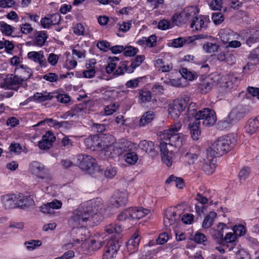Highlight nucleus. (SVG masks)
I'll return each instance as SVG.
<instances>
[{
  "label": "nucleus",
  "mask_w": 259,
  "mask_h": 259,
  "mask_svg": "<svg viewBox=\"0 0 259 259\" xmlns=\"http://www.w3.org/2000/svg\"><path fill=\"white\" fill-rule=\"evenodd\" d=\"M93 201L89 200L80 204L72 213L69 224L73 227H85L88 225L89 214L93 210Z\"/></svg>",
  "instance_id": "nucleus-1"
},
{
  "label": "nucleus",
  "mask_w": 259,
  "mask_h": 259,
  "mask_svg": "<svg viewBox=\"0 0 259 259\" xmlns=\"http://www.w3.org/2000/svg\"><path fill=\"white\" fill-rule=\"evenodd\" d=\"M248 113L247 108L241 105L233 108L224 119L218 123V128L224 130L230 128L233 125L242 120Z\"/></svg>",
  "instance_id": "nucleus-2"
},
{
  "label": "nucleus",
  "mask_w": 259,
  "mask_h": 259,
  "mask_svg": "<svg viewBox=\"0 0 259 259\" xmlns=\"http://www.w3.org/2000/svg\"><path fill=\"white\" fill-rule=\"evenodd\" d=\"M236 143V136L231 134L219 138L212 144L211 148L218 155H222L230 151Z\"/></svg>",
  "instance_id": "nucleus-3"
},
{
  "label": "nucleus",
  "mask_w": 259,
  "mask_h": 259,
  "mask_svg": "<svg viewBox=\"0 0 259 259\" xmlns=\"http://www.w3.org/2000/svg\"><path fill=\"white\" fill-rule=\"evenodd\" d=\"M181 127L179 123L171 125L168 130L163 131L161 139L167 141L169 146L180 147L186 139V136L183 134L177 133Z\"/></svg>",
  "instance_id": "nucleus-4"
},
{
  "label": "nucleus",
  "mask_w": 259,
  "mask_h": 259,
  "mask_svg": "<svg viewBox=\"0 0 259 259\" xmlns=\"http://www.w3.org/2000/svg\"><path fill=\"white\" fill-rule=\"evenodd\" d=\"M198 11L194 6L187 7L179 15H175L172 17V21L177 25L186 23L191 18L198 13Z\"/></svg>",
  "instance_id": "nucleus-5"
},
{
  "label": "nucleus",
  "mask_w": 259,
  "mask_h": 259,
  "mask_svg": "<svg viewBox=\"0 0 259 259\" xmlns=\"http://www.w3.org/2000/svg\"><path fill=\"white\" fill-rule=\"evenodd\" d=\"M93 201V210L89 214V221L88 222V225L90 226L97 225L103 219V215L100 211L102 208L101 199L97 198Z\"/></svg>",
  "instance_id": "nucleus-6"
},
{
  "label": "nucleus",
  "mask_w": 259,
  "mask_h": 259,
  "mask_svg": "<svg viewBox=\"0 0 259 259\" xmlns=\"http://www.w3.org/2000/svg\"><path fill=\"white\" fill-rule=\"evenodd\" d=\"M198 116L195 118L196 120L202 121V124L205 126H211L217 121V116L214 110L209 108H204L199 111Z\"/></svg>",
  "instance_id": "nucleus-7"
},
{
  "label": "nucleus",
  "mask_w": 259,
  "mask_h": 259,
  "mask_svg": "<svg viewBox=\"0 0 259 259\" xmlns=\"http://www.w3.org/2000/svg\"><path fill=\"white\" fill-rule=\"evenodd\" d=\"M22 84V81L18 75L9 74L1 82V87L5 89L17 91Z\"/></svg>",
  "instance_id": "nucleus-8"
},
{
  "label": "nucleus",
  "mask_w": 259,
  "mask_h": 259,
  "mask_svg": "<svg viewBox=\"0 0 259 259\" xmlns=\"http://www.w3.org/2000/svg\"><path fill=\"white\" fill-rule=\"evenodd\" d=\"M128 199V193L126 190L122 189L114 192L110 199L111 204L115 207L124 205Z\"/></svg>",
  "instance_id": "nucleus-9"
},
{
  "label": "nucleus",
  "mask_w": 259,
  "mask_h": 259,
  "mask_svg": "<svg viewBox=\"0 0 259 259\" xmlns=\"http://www.w3.org/2000/svg\"><path fill=\"white\" fill-rule=\"evenodd\" d=\"M77 164L82 170L89 171L96 165V160L91 156L80 154L77 156Z\"/></svg>",
  "instance_id": "nucleus-10"
},
{
  "label": "nucleus",
  "mask_w": 259,
  "mask_h": 259,
  "mask_svg": "<svg viewBox=\"0 0 259 259\" xmlns=\"http://www.w3.org/2000/svg\"><path fill=\"white\" fill-rule=\"evenodd\" d=\"M71 232V235L72 237L71 244L73 245L78 244L87 239L85 232L87 231L84 227H74Z\"/></svg>",
  "instance_id": "nucleus-11"
},
{
  "label": "nucleus",
  "mask_w": 259,
  "mask_h": 259,
  "mask_svg": "<svg viewBox=\"0 0 259 259\" xmlns=\"http://www.w3.org/2000/svg\"><path fill=\"white\" fill-rule=\"evenodd\" d=\"M168 143L167 141L161 142L159 145V148L161 155L162 161L167 166L169 167L172 164V150H169L167 148Z\"/></svg>",
  "instance_id": "nucleus-12"
},
{
  "label": "nucleus",
  "mask_w": 259,
  "mask_h": 259,
  "mask_svg": "<svg viewBox=\"0 0 259 259\" xmlns=\"http://www.w3.org/2000/svg\"><path fill=\"white\" fill-rule=\"evenodd\" d=\"M31 172L37 178L44 179L48 175V170L42 163L38 161H33L29 165Z\"/></svg>",
  "instance_id": "nucleus-13"
},
{
  "label": "nucleus",
  "mask_w": 259,
  "mask_h": 259,
  "mask_svg": "<svg viewBox=\"0 0 259 259\" xmlns=\"http://www.w3.org/2000/svg\"><path fill=\"white\" fill-rule=\"evenodd\" d=\"M62 203L61 201L54 199L51 202L42 205L39 207V210L43 213L53 215L55 213V209H59L62 207Z\"/></svg>",
  "instance_id": "nucleus-14"
},
{
  "label": "nucleus",
  "mask_w": 259,
  "mask_h": 259,
  "mask_svg": "<svg viewBox=\"0 0 259 259\" xmlns=\"http://www.w3.org/2000/svg\"><path fill=\"white\" fill-rule=\"evenodd\" d=\"M197 14L193 18L191 24V27L194 28L196 30H202L206 29L207 27V24L209 22L208 17L204 15L197 17Z\"/></svg>",
  "instance_id": "nucleus-15"
},
{
  "label": "nucleus",
  "mask_w": 259,
  "mask_h": 259,
  "mask_svg": "<svg viewBox=\"0 0 259 259\" xmlns=\"http://www.w3.org/2000/svg\"><path fill=\"white\" fill-rule=\"evenodd\" d=\"M46 122H48L49 125L53 124L54 127L58 128L69 129L71 128L72 126V123L68 121H61L59 122L53 119L47 118L44 120L39 121L36 124L34 125V126H38L44 124Z\"/></svg>",
  "instance_id": "nucleus-16"
},
{
  "label": "nucleus",
  "mask_w": 259,
  "mask_h": 259,
  "mask_svg": "<svg viewBox=\"0 0 259 259\" xmlns=\"http://www.w3.org/2000/svg\"><path fill=\"white\" fill-rule=\"evenodd\" d=\"M15 73L17 74L22 82L27 80L32 75L31 69L24 65L17 66L15 69Z\"/></svg>",
  "instance_id": "nucleus-17"
},
{
  "label": "nucleus",
  "mask_w": 259,
  "mask_h": 259,
  "mask_svg": "<svg viewBox=\"0 0 259 259\" xmlns=\"http://www.w3.org/2000/svg\"><path fill=\"white\" fill-rule=\"evenodd\" d=\"M27 57L34 62L39 63V66L41 67L47 66L46 59L42 51L30 52L27 54Z\"/></svg>",
  "instance_id": "nucleus-18"
},
{
  "label": "nucleus",
  "mask_w": 259,
  "mask_h": 259,
  "mask_svg": "<svg viewBox=\"0 0 259 259\" xmlns=\"http://www.w3.org/2000/svg\"><path fill=\"white\" fill-rule=\"evenodd\" d=\"M2 202L5 209H10L17 207V195L8 194L2 197Z\"/></svg>",
  "instance_id": "nucleus-19"
},
{
  "label": "nucleus",
  "mask_w": 259,
  "mask_h": 259,
  "mask_svg": "<svg viewBox=\"0 0 259 259\" xmlns=\"http://www.w3.org/2000/svg\"><path fill=\"white\" fill-rule=\"evenodd\" d=\"M193 119L194 120H190L188 127L190 131L192 138L194 140H197L199 139L201 133L200 130V125L201 122H200L198 119Z\"/></svg>",
  "instance_id": "nucleus-20"
},
{
  "label": "nucleus",
  "mask_w": 259,
  "mask_h": 259,
  "mask_svg": "<svg viewBox=\"0 0 259 259\" xmlns=\"http://www.w3.org/2000/svg\"><path fill=\"white\" fill-rule=\"evenodd\" d=\"M17 207L23 209L27 208L34 204V201L30 196H24L22 194L17 195Z\"/></svg>",
  "instance_id": "nucleus-21"
},
{
  "label": "nucleus",
  "mask_w": 259,
  "mask_h": 259,
  "mask_svg": "<svg viewBox=\"0 0 259 259\" xmlns=\"http://www.w3.org/2000/svg\"><path fill=\"white\" fill-rule=\"evenodd\" d=\"M202 162L203 163L202 170L207 175L212 174L215 168V159L212 157H207L206 159L203 158Z\"/></svg>",
  "instance_id": "nucleus-22"
},
{
  "label": "nucleus",
  "mask_w": 259,
  "mask_h": 259,
  "mask_svg": "<svg viewBox=\"0 0 259 259\" xmlns=\"http://www.w3.org/2000/svg\"><path fill=\"white\" fill-rule=\"evenodd\" d=\"M245 132L250 135H252L259 131V118L258 116L248 120L245 126Z\"/></svg>",
  "instance_id": "nucleus-23"
},
{
  "label": "nucleus",
  "mask_w": 259,
  "mask_h": 259,
  "mask_svg": "<svg viewBox=\"0 0 259 259\" xmlns=\"http://www.w3.org/2000/svg\"><path fill=\"white\" fill-rule=\"evenodd\" d=\"M131 219H140L149 214L150 210L143 207H130Z\"/></svg>",
  "instance_id": "nucleus-24"
},
{
  "label": "nucleus",
  "mask_w": 259,
  "mask_h": 259,
  "mask_svg": "<svg viewBox=\"0 0 259 259\" xmlns=\"http://www.w3.org/2000/svg\"><path fill=\"white\" fill-rule=\"evenodd\" d=\"M104 142L101 141L98 136L92 135L85 139V144L88 148L95 149L96 147L102 148Z\"/></svg>",
  "instance_id": "nucleus-25"
},
{
  "label": "nucleus",
  "mask_w": 259,
  "mask_h": 259,
  "mask_svg": "<svg viewBox=\"0 0 259 259\" xmlns=\"http://www.w3.org/2000/svg\"><path fill=\"white\" fill-rule=\"evenodd\" d=\"M189 102L190 98L186 95H184L176 99L172 104L182 113L187 107Z\"/></svg>",
  "instance_id": "nucleus-26"
},
{
  "label": "nucleus",
  "mask_w": 259,
  "mask_h": 259,
  "mask_svg": "<svg viewBox=\"0 0 259 259\" xmlns=\"http://www.w3.org/2000/svg\"><path fill=\"white\" fill-rule=\"evenodd\" d=\"M106 140L107 138L105 139L104 143H103L101 150L102 152L104 153V155L106 156L113 158L116 154L115 151L117 149L115 148V146L113 145V142L111 144H107Z\"/></svg>",
  "instance_id": "nucleus-27"
},
{
  "label": "nucleus",
  "mask_w": 259,
  "mask_h": 259,
  "mask_svg": "<svg viewBox=\"0 0 259 259\" xmlns=\"http://www.w3.org/2000/svg\"><path fill=\"white\" fill-rule=\"evenodd\" d=\"M177 213L170 210H167L164 216L163 223L165 227H170L176 222Z\"/></svg>",
  "instance_id": "nucleus-28"
},
{
  "label": "nucleus",
  "mask_w": 259,
  "mask_h": 259,
  "mask_svg": "<svg viewBox=\"0 0 259 259\" xmlns=\"http://www.w3.org/2000/svg\"><path fill=\"white\" fill-rule=\"evenodd\" d=\"M140 241V237L138 234L135 233L130 239L126 242V247L128 250L134 251L138 247Z\"/></svg>",
  "instance_id": "nucleus-29"
},
{
  "label": "nucleus",
  "mask_w": 259,
  "mask_h": 259,
  "mask_svg": "<svg viewBox=\"0 0 259 259\" xmlns=\"http://www.w3.org/2000/svg\"><path fill=\"white\" fill-rule=\"evenodd\" d=\"M155 117V113L152 111L146 112L141 117L139 125L140 126H144L150 123Z\"/></svg>",
  "instance_id": "nucleus-30"
},
{
  "label": "nucleus",
  "mask_w": 259,
  "mask_h": 259,
  "mask_svg": "<svg viewBox=\"0 0 259 259\" xmlns=\"http://www.w3.org/2000/svg\"><path fill=\"white\" fill-rule=\"evenodd\" d=\"M187 110V115L189 120L195 119L198 116L199 111H197V107L196 103L191 102L188 103Z\"/></svg>",
  "instance_id": "nucleus-31"
},
{
  "label": "nucleus",
  "mask_w": 259,
  "mask_h": 259,
  "mask_svg": "<svg viewBox=\"0 0 259 259\" xmlns=\"http://www.w3.org/2000/svg\"><path fill=\"white\" fill-rule=\"evenodd\" d=\"M217 213L214 211H210L207 214L202 223V227L204 229L209 228L213 225L215 219L217 217Z\"/></svg>",
  "instance_id": "nucleus-32"
},
{
  "label": "nucleus",
  "mask_w": 259,
  "mask_h": 259,
  "mask_svg": "<svg viewBox=\"0 0 259 259\" xmlns=\"http://www.w3.org/2000/svg\"><path fill=\"white\" fill-rule=\"evenodd\" d=\"M192 38L189 36L180 37L174 39L172 41L171 45L175 48L182 47L185 44H189L192 42Z\"/></svg>",
  "instance_id": "nucleus-33"
},
{
  "label": "nucleus",
  "mask_w": 259,
  "mask_h": 259,
  "mask_svg": "<svg viewBox=\"0 0 259 259\" xmlns=\"http://www.w3.org/2000/svg\"><path fill=\"white\" fill-rule=\"evenodd\" d=\"M48 35L46 31H38L36 34V37L34 41V45L37 46L41 47L44 45Z\"/></svg>",
  "instance_id": "nucleus-34"
},
{
  "label": "nucleus",
  "mask_w": 259,
  "mask_h": 259,
  "mask_svg": "<svg viewBox=\"0 0 259 259\" xmlns=\"http://www.w3.org/2000/svg\"><path fill=\"white\" fill-rule=\"evenodd\" d=\"M145 59L143 55L137 56L131 63V65L128 67L127 73H131L134 72V70L139 67Z\"/></svg>",
  "instance_id": "nucleus-35"
},
{
  "label": "nucleus",
  "mask_w": 259,
  "mask_h": 259,
  "mask_svg": "<svg viewBox=\"0 0 259 259\" xmlns=\"http://www.w3.org/2000/svg\"><path fill=\"white\" fill-rule=\"evenodd\" d=\"M127 152L124 154L125 162L130 165H134L138 160V156L136 153L131 151L129 149L126 150Z\"/></svg>",
  "instance_id": "nucleus-36"
},
{
  "label": "nucleus",
  "mask_w": 259,
  "mask_h": 259,
  "mask_svg": "<svg viewBox=\"0 0 259 259\" xmlns=\"http://www.w3.org/2000/svg\"><path fill=\"white\" fill-rule=\"evenodd\" d=\"M154 146L153 142L146 140L141 141L139 144V148L146 153L152 151L154 149Z\"/></svg>",
  "instance_id": "nucleus-37"
},
{
  "label": "nucleus",
  "mask_w": 259,
  "mask_h": 259,
  "mask_svg": "<svg viewBox=\"0 0 259 259\" xmlns=\"http://www.w3.org/2000/svg\"><path fill=\"white\" fill-rule=\"evenodd\" d=\"M105 231L109 234L116 233L119 234L121 231V225L117 224H110L105 228Z\"/></svg>",
  "instance_id": "nucleus-38"
},
{
  "label": "nucleus",
  "mask_w": 259,
  "mask_h": 259,
  "mask_svg": "<svg viewBox=\"0 0 259 259\" xmlns=\"http://www.w3.org/2000/svg\"><path fill=\"white\" fill-rule=\"evenodd\" d=\"M53 96L51 93H37L33 96L34 99L39 102H44L48 100H51L53 98Z\"/></svg>",
  "instance_id": "nucleus-39"
},
{
  "label": "nucleus",
  "mask_w": 259,
  "mask_h": 259,
  "mask_svg": "<svg viewBox=\"0 0 259 259\" xmlns=\"http://www.w3.org/2000/svg\"><path fill=\"white\" fill-rule=\"evenodd\" d=\"M14 29V27L5 22H0V30L3 34L6 36H10L13 32Z\"/></svg>",
  "instance_id": "nucleus-40"
},
{
  "label": "nucleus",
  "mask_w": 259,
  "mask_h": 259,
  "mask_svg": "<svg viewBox=\"0 0 259 259\" xmlns=\"http://www.w3.org/2000/svg\"><path fill=\"white\" fill-rule=\"evenodd\" d=\"M205 196H203L202 194L198 193L196 195V199L201 204L204 205L208 203L209 205H212L213 200L211 199L212 196L207 198L206 193H205Z\"/></svg>",
  "instance_id": "nucleus-41"
},
{
  "label": "nucleus",
  "mask_w": 259,
  "mask_h": 259,
  "mask_svg": "<svg viewBox=\"0 0 259 259\" xmlns=\"http://www.w3.org/2000/svg\"><path fill=\"white\" fill-rule=\"evenodd\" d=\"M218 228L220 229V230L215 231V234H213L212 236L214 238L217 239L219 241H223V230L226 228V225L223 223H219L218 225Z\"/></svg>",
  "instance_id": "nucleus-42"
},
{
  "label": "nucleus",
  "mask_w": 259,
  "mask_h": 259,
  "mask_svg": "<svg viewBox=\"0 0 259 259\" xmlns=\"http://www.w3.org/2000/svg\"><path fill=\"white\" fill-rule=\"evenodd\" d=\"M118 250L116 248H114L113 247H110L107 243L104 250V258L106 259H112L114 255L117 252Z\"/></svg>",
  "instance_id": "nucleus-43"
},
{
  "label": "nucleus",
  "mask_w": 259,
  "mask_h": 259,
  "mask_svg": "<svg viewBox=\"0 0 259 259\" xmlns=\"http://www.w3.org/2000/svg\"><path fill=\"white\" fill-rule=\"evenodd\" d=\"M24 244L27 250H33L36 247L40 246L42 244V242L39 240H31L26 241Z\"/></svg>",
  "instance_id": "nucleus-44"
},
{
  "label": "nucleus",
  "mask_w": 259,
  "mask_h": 259,
  "mask_svg": "<svg viewBox=\"0 0 259 259\" xmlns=\"http://www.w3.org/2000/svg\"><path fill=\"white\" fill-rule=\"evenodd\" d=\"M259 41V30L254 31L246 40V44L251 47L253 44Z\"/></svg>",
  "instance_id": "nucleus-45"
},
{
  "label": "nucleus",
  "mask_w": 259,
  "mask_h": 259,
  "mask_svg": "<svg viewBox=\"0 0 259 259\" xmlns=\"http://www.w3.org/2000/svg\"><path fill=\"white\" fill-rule=\"evenodd\" d=\"M127 65L125 62H120L117 69L113 72V76H119L123 74L125 72H127L128 69Z\"/></svg>",
  "instance_id": "nucleus-46"
},
{
  "label": "nucleus",
  "mask_w": 259,
  "mask_h": 259,
  "mask_svg": "<svg viewBox=\"0 0 259 259\" xmlns=\"http://www.w3.org/2000/svg\"><path fill=\"white\" fill-rule=\"evenodd\" d=\"M221 85L226 89H231L233 87V82L229 76H225L221 78Z\"/></svg>",
  "instance_id": "nucleus-47"
},
{
  "label": "nucleus",
  "mask_w": 259,
  "mask_h": 259,
  "mask_svg": "<svg viewBox=\"0 0 259 259\" xmlns=\"http://www.w3.org/2000/svg\"><path fill=\"white\" fill-rule=\"evenodd\" d=\"M82 108L79 106H76L75 107L72 108L69 111L66 112L63 116H62L63 118H66L68 116L73 117L74 116L76 115L82 111Z\"/></svg>",
  "instance_id": "nucleus-48"
},
{
  "label": "nucleus",
  "mask_w": 259,
  "mask_h": 259,
  "mask_svg": "<svg viewBox=\"0 0 259 259\" xmlns=\"http://www.w3.org/2000/svg\"><path fill=\"white\" fill-rule=\"evenodd\" d=\"M250 169L248 167H243L239 171L238 177L240 182L245 181L249 177Z\"/></svg>",
  "instance_id": "nucleus-49"
},
{
  "label": "nucleus",
  "mask_w": 259,
  "mask_h": 259,
  "mask_svg": "<svg viewBox=\"0 0 259 259\" xmlns=\"http://www.w3.org/2000/svg\"><path fill=\"white\" fill-rule=\"evenodd\" d=\"M139 99L142 102H150L151 99V93L149 91H141L140 92Z\"/></svg>",
  "instance_id": "nucleus-50"
},
{
  "label": "nucleus",
  "mask_w": 259,
  "mask_h": 259,
  "mask_svg": "<svg viewBox=\"0 0 259 259\" xmlns=\"http://www.w3.org/2000/svg\"><path fill=\"white\" fill-rule=\"evenodd\" d=\"M169 115L174 119H177L181 114V112L177 109L173 104L170 105L168 108Z\"/></svg>",
  "instance_id": "nucleus-51"
},
{
  "label": "nucleus",
  "mask_w": 259,
  "mask_h": 259,
  "mask_svg": "<svg viewBox=\"0 0 259 259\" xmlns=\"http://www.w3.org/2000/svg\"><path fill=\"white\" fill-rule=\"evenodd\" d=\"M203 48L206 53L211 54L214 53L218 50V46L213 43H207L204 45Z\"/></svg>",
  "instance_id": "nucleus-52"
},
{
  "label": "nucleus",
  "mask_w": 259,
  "mask_h": 259,
  "mask_svg": "<svg viewBox=\"0 0 259 259\" xmlns=\"http://www.w3.org/2000/svg\"><path fill=\"white\" fill-rule=\"evenodd\" d=\"M117 173L116 168L112 166H108L104 171V175L106 178L112 179Z\"/></svg>",
  "instance_id": "nucleus-53"
},
{
  "label": "nucleus",
  "mask_w": 259,
  "mask_h": 259,
  "mask_svg": "<svg viewBox=\"0 0 259 259\" xmlns=\"http://www.w3.org/2000/svg\"><path fill=\"white\" fill-rule=\"evenodd\" d=\"M217 58L220 61H226L229 63V59H230L234 63L235 57L231 54L221 53L218 55Z\"/></svg>",
  "instance_id": "nucleus-54"
},
{
  "label": "nucleus",
  "mask_w": 259,
  "mask_h": 259,
  "mask_svg": "<svg viewBox=\"0 0 259 259\" xmlns=\"http://www.w3.org/2000/svg\"><path fill=\"white\" fill-rule=\"evenodd\" d=\"M42 78L49 82H56L59 80L58 75L55 73H48L44 75Z\"/></svg>",
  "instance_id": "nucleus-55"
},
{
  "label": "nucleus",
  "mask_w": 259,
  "mask_h": 259,
  "mask_svg": "<svg viewBox=\"0 0 259 259\" xmlns=\"http://www.w3.org/2000/svg\"><path fill=\"white\" fill-rule=\"evenodd\" d=\"M124 55L125 56L132 57L135 56L138 53V49L132 46H127L124 48Z\"/></svg>",
  "instance_id": "nucleus-56"
},
{
  "label": "nucleus",
  "mask_w": 259,
  "mask_h": 259,
  "mask_svg": "<svg viewBox=\"0 0 259 259\" xmlns=\"http://www.w3.org/2000/svg\"><path fill=\"white\" fill-rule=\"evenodd\" d=\"M21 32L24 34L30 33L33 30V27L29 23H26L20 26Z\"/></svg>",
  "instance_id": "nucleus-57"
},
{
  "label": "nucleus",
  "mask_w": 259,
  "mask_h": 259,
  "mask_svg": "<svg viewBox=\"0 0 259 259\" xmlns=\"http://www.w3.org/2000/svg\"><path fill=\"white\" fill-rule=\"evenodd\" d=\"M198 155L195 153L190 152L187 153L185 155V158L187 160L189 164H193L198 159Z\"/></svg>",
  "instance_id": "nucleus-58"
},
{
  "label": "nucleus",
  "mask_w": 259,
  "mask_h": 259,
  "mask_svg": "<svg viewBox=\"0 0 259 259\" xmlns=\"http://www.w3.org/2000/svg\"><path fill=\"white\" fill-rule=\"evenodd\" d=\"M107 243L110 247H113L114 248H116V250H118L121 246V240L119 239L111 238V239L108 241Z\"/></svg>",
  "instance_id": "nucleus-59"
},
{
  "label": "nucleus",
  "mask_w": 259,
  "mask_h": 259,
  "mask_svg": "<svg viewBox=\"0 0 259 259\" xmlns=\"http://www.w3.org/2000/svg\"><path fill=\"white\" fill-rule=\"evenodd\" d=\"M233 230L235 235L241 236L245 234L246 229L242 225H239L233 227Z\"/></svg>",
  "instance_id": "nucleus-60"
},
{
  "label": "nucleus",
  "mask_w": 259,
  "mask_h": 259,
  "mask_svg": "<svg viewBox=\"0 0 259 259\" xmlns=\"http://www.w3.org/2000/svg\"><path fill=\"white\" fill-rule=\"evenodd\" d=\"M212 20L215 24L219 25L224 21V16L221 13H214L212 15Z\"/></svg>",
  "instance_id": "nucleus-61"
},
{
  "label": "nucleus",
  "mask_w": 259,
  "mask_h": 259,
  "mask_svg": "<svg viewBox=\"0 0 259 259\" xmlns=\"http://www.w3.org/2000/svg\"><path fill=\"white\" fill-rule=\"evenodd\" d=\"M222 4L223 0H212L209 6L212 10H221Z\"/></svg>",
  "instance_id": "nucleus-62"
},
{
  "label": "nucleus",
  "mask_w": 259,
  "mask_h": 259,
  "mask_svg": "<svg viewBox=\"0 0 259 259\" xmlns=\"http://www.w3.org/2000/svg\"><path fill=\"white\" fill-rule=\"evenodd\" d=\"M97 47L101 50L106 52L110 49V43L106 40H102L98 42Z\"/></svg>",
  "instance_id": "nucleus-63"
},
{
  "label": "nucleus",
  "mask_w": 259,
  "mask_h": 259,
  "mask_svg": "<svg viewBox=\"0 0 259 259\" xmlns=\"http://www.w3.org/2000/svg\"><path fill=\"white\" fill-rule=\"evenodd\" d=\"M180 72L182 76L187 79L192 80L194 79V75L186 68H182L180 70Z\"/></svg>",
  "instance_id": "nucleus-64"
}]
</instances>
